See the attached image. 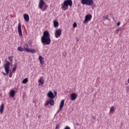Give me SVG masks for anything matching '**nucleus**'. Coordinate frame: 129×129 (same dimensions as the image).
Returning <instances> with one entry per match:
<instances>
[{
  "label": "nucleus",
  "instance_id": "nucleus-24",
  "mask_svg": "<svg viewBox=\"0 0 129 129\" xmlns=\"http://www.w3.org/2000/svg\"><path fill=\"white\" fill-rule=\"evenodd\" d=\"M13 58H14V56H10L9 57L8 60H9L11 62H13Z\"/></svg>",
  "mask_w": 129,
  "mask_h": 129
},
{
  "label": "nucleus",
  "instance_id": "nucleus-39",
  "mask_svg": "<svg viewBox=\"0 0 129 129\" xmlns=\"http://www.w3.org/2000/svg\"><path fill=\"white\" fill-rule=\"evenodd\" d=\"M38 118H40V117H41V116L40 115H38Z\"/></svg>",
  "mask_w": 129,
  "mask_h": 129
},
{
  "label": "nucleus",
  "instance_id": "nucleus-16",
  "mask_svg": "<svg viewBox=\"0 0 129 129\" xmlns=\"http://www.w3.org/2000/svg\"><path fill=\"white\" fill-rule=\"evenodd\" d=\"M53 26L54 28H57V27H59V22L57 21L56 20L53 21Z\"/></svg>",
  "mask_w": 129,
  "mask_h": 129
},
{
  "label": "nucleus",
  "instance_id": "nucleus-4",
  "mask_svg": "<svg viewBox=\"0 0 129 129\" xmlns=\"http://www.w3.org/2000/svg\"><path fill=\"white\" fill-rule=\"evenodd\" d=\"M47 97H49L50 99H54L55 98V96H57V91H54L53 93V92L50 91L47 94Z\"/></svg>",
  "mask_w": 129,
  "mask_h": 129
},
{
  "label": "nucleus",
  "instance_id": "nucleus-33",
  "mask_svg": "<svg viewBox=\"0 0 129 129\" xmlns=\"http://www.w3.org/2000/svg\"><path fill=\"white\" fill-rule=\"evenodd\" d=\"M120 30V28H118V29H116V32H119Z\"/></svg>",
  "mask_w": 129,
  "mask_h": 129
},
{
  "label": "nucleus",
  "instance_id": "nucleus-35",
  "mask_svg": "<svg viewBox=\"0 0 129 129\" xmlns=\"http://www.w3.org/2000/svg\"><path fill=\"white\" fill-rule=\"evenodd\" d=\"M2 74H3L4 75H5V76H6V75H7V74L5 73H4V72H2Z\"/></svg>",
  "mask_w": 129,
  "mask_h": 129
},
{
  "label": "nucleus",
  "instance_id": "nucleus-26",
  "mask_svg": "<svg viewBox=\"0 0 129 129\" xmlns=\"http://www.w3.org/2000/svg\"><path fill=\"white\" fill-rule=\"evenodd\" d=\"M28 44L30 46H32L33 45V42L32 41V40H30L28 41Z\"/></svg>",
  "mask_w": 129,
  "mask_h": 129
},
{
  "label": "nucleus",
  "instance_id": "nucleus-22",
  "mask_svg": "<svg viewBox=\"0 0 129 129\" xmlns=\"http://www.w3.org/2000/svg\"><path fill=\"white\" fill-rule=\"evenodd\" d=\"M109 17V15H107L106 16H103V21H106V20H108V18Z\"/></svg>",
  "mask_w": 129,
  "mask_h": 129
},
{
  "label": "nucleus",
  "instance_id": "nucleus-41",
  "mask_svg": "<svg viewBox=\"0 0 129 129\" xmlns=\"http://www.w3.org/2000/svg\"><path fill=\"white\" fill-rule=\"evenodd\" d=\"M113 20H114V17H113Z\"/></svg>",
  "mask_w": 129,
  "mask_h": 129
},
{
  "label": "nucleus",
  "instance_id": "nucleus-29",
  "mask_svg": "<svg viewBox=\"0 0 129 129\" xmlns=\"http://www.w3.org/2000/svg\"><path fill=\"white\" fill-rule=\"evenodd\" d=\"M24 48H27V49H28V48H29V45H28V43H25Z\"/></svg>",
  "mask_w": 129,
  "mask_h": 129
},
{
  "label": "nucleus",
  "instance_id": "nucleus-7",
  "mask_svg": "<svg viewBox=\"0 0 129 129\" xmlns=\"http://www.w3.org/2000/svg\"><path fill=\"white\" fill-rule=\"evenodd\" d=\"M92 19V15L91 14L87 15L85 17V20L83 21L84 24H86Z\"/></svg>",
  "mask_w": 129,
  "mask_h": 129
},
{
  "label": "nucleus",
  "instance_id": "nucleus-5",
  "mask_svg": "<svg viewBox=\"0 0 129 129\" xmlns=\"http://www.w3.org/2000/svg\"><path fill=\"white\" fill-rule=\"evenodd\" d=\"M81 4L82 5H86V6H93L94 2L93 0H82Z\"/></svg>",
  "mask_w": 129,
  "mask_h": 129
},
{
  "label": "nucleus",
  "instance_id": "nucleus-8",
  "mask_svg": "<svg viewBox=\"0 0 129 129\" xmlns=\"http://www.w3.org/2000/svg\"><path fill=\"white\" fill-rule=\"evenodd\" d=\"M62 34V30L61 29H58L56 30L55 32V38H59L61 34Z\"/></svg>",
  "mask_w": 129,
  "mask_h": 129
},
{
  "label": "nucleus",
  "instance_id": "nucleus-32",
  "mask_svg": "<svg viewBox=\"0 0 129 129\" xmlns=\"http://www.w3.org/2000/svg\"><path fill=\"white\" fill-rule=\"evenodd\" d=\"M117 26H120V22H118L117 23Z\"/></svg>",
  "mask_w": 129,
  "mask_h": 129
},
{
  "label": "nucleus",
  "instance_id": "nucleus-23",
  "mask_svg": "<svg viewBox=\"0 0 129 129\" xmlns=\"http://www.w3.org/2000/svg\"><path fill=\"white\" fill-rule=\"evenodd\" d=\"M17 70V64H14V67L12 69V72H15Z\"/></svg>",
  "mask_w": 129,
  "mask_h": 129
},
{
  "label": "nucleus",
  "instance_id": "nucleus-2",
  "mask_svg": "<svg viewBox=\"0 0 129 129\" xmlns=\"http://www.w3.org/2000/svg\"><path fill=\"white\" fill-rule=\"evenodd\" d=\"M72 0H66L63 2V4L61 5L62 9L63 11H66L68 10V6L72 7Z\"/></svg>",
  "mask_w": 129,
  "mask_h": 129
},
{
  "label": "nucleus",
  "instance_id": "nucleus-27",
  "mask_svg": "<svg viewBox=\"0 0 129 129\" xmlns=\"http://www.w3.org/2000/svg\"><path fill=\"white\" fill-rule=\"evenodd\" d=\"M59 128H60V124L57 123V124L56 125L55 129H59Z\"/></svg>",
  "mask_w": 129,
  "mask_h": 129
},
{
  "label": "nucleus",
  "instance_id": "nucleus-1",
  "mask_svg": "<svg viewBox=\"0 0 129 129\" xmlns=\"http://www.w3.org/2000/svg\"><path fill=\"white\" fill-rule=\"evenodd\" d=\"M51 35L48 31H45L43 33V36L41 38V43L45 45H50L51 44Z\"/></svg>",
  "mask_w": 129,
  "mask_h": 129
},
{
  "label": "nucleus",
  "instance_id": "nucleus-10",
  "mask_svg": "<svg viewBox=\"0 0 129 129\" xmlns=\"http://www.w3.org/2000/svg\"><path fill=\"white\" fill-rule=\"evenodd\" d=\"M18 31L19 33V37H23V33H22V25L21 23L18 24Z\"/></svg>",
  "mask_w": 129,
  "mask_h": 129
},
{
  "label": "nucleus",
  "instance_id": "nucleus-15",
  "mask_svg": "<svg viewBox=\"0 0 129 129\" xmlns=\"http://www.w3.org/2000/svg\"><path fill=\"white\" fill-rule=\"evenodd\" d=\"M65 102V100H62L60 102V105H59V109H62L64 106V103Z\"/></svg>",
  "mask_w": 129,
  "mask_h": 129
},
{
  "label": "nucleus",
  "instance_id": "nucleus-40",
  "mask_svg": "<svg viewBox=\"0 0 129 129\" xmlns=\"http://www.w3.org/2000/svg\"><path fill=\"white\" fill-rule=\"evenodd\" d=\"M27 117H29V115H27Z\"/></svg>",
  "mask_w": 129,
  "mask_h": 129
},
{
  "label": "nucleus",
  "instance_id": "nucleus-31",
  "mask_svg": "<svg viewBox=\"0 0 129 129\" xmlns=\"http://www.w3.org/2000/svg\"><path fill=\"white\" fill-rule=\"evenodd\" d=\"M64 129H71V128H70V127H69V126H66L64 128Z\"/></svg>",
  "mask_w": 129,
  "mask_h": 129
},
{
  "label": "nucleus",
  "instance_id": "nucleus-30",
  "mask_svg": "<svg viewBox=\"0 0 129 129\" xmlns=\"http://www.w3.org/2000/svg\"><path fill=\"white\" fill-rule=\"evenodd\" d=\"M12 77H13V72H10L9 77L10 78H12Z\"/></svg>",
  "mask_w": 129,
  "mask_h": 129
},
{
  "label": "nucleus",
  "instance_id": "nucleus-19",
  "mask_svg": "<svg viewBox=\"0 0 129 129\" xmlns=\"http://www.w3.org/2000/svg\"><path fill=\"white\" fill-rule=\"evenodd\" d=\"M18 50L20 52H23L24 51H26V50H25V48H23L21 46H19V47H18Z\"/></svg>",
  "mask_w": 129,
  "mask_h": 129
},
{
  "label": "nucleus",
  "instance_id": "nucleus-34",
  "mask_svg": "<svg viewBox=\"0 0 129 129\" xmlns=\"http://www.w3.org/2000/svg\"><path fill=\"white\" fill-rule=\"evenodd\" d=\"M92 118H93V119H96V117H95V116H93V117H92Z\"/></svg>",
  "mask_w": 129,
  "mask_h": 129
},
{
  "label": "nucleus",
  "instance_id": "nucleus-28",
  "mask_svg": "<svg viewBox=\"0 0 129 129\" xmlns=\"http://www.w3.org/2000/svg\"><path fill=\"white\" fill-rule=\"evenodd\" d=\"M73 27V28H76V27H77V23H76V22L74 23Z\"/></svg>",
  "mask_w": 129,
  "mask_h": 129
},
{
  "label": "nucleus",
  "instance_id": "nucleus-25",
  "mask_svg": "<svg viewBox=\"0 0 129 129\" xmlns=\"http://www.w3.org/2000/svg\"><path fill=\"white\" fill-rule=\"evenodd\" d=\"M114 110V107L112 106L110 109V112H113V111Z\"/></svg>",
  "mask_w": 129,
  "mask_h": 129
},
{
  "label": "nucleus",
  "instance_id": "nucleus-9",
  "mask_svg": "<svg viewBox=\"0 0 129 129\" xmlns=\"http://www.w3.org/2000/svg\"><path fill=\"white\" fill-rule=\"evenodd\" d=\"M49 104L51 106H53L54 105V100H53V99H49V101H47L45 104L44 106H48Z\"/></svg>",
  "mask_w": 129,
  "mask_h": 129
},
{
  "label": "nucleus",
  "instance_id": "nucleus-37",
  "mask_svg": "<svg viewBox=\"0 0 129 129\" xmlns=\"http://www.w3.org/2000/svg\"><path fill=\"white\" fill-rule=\"evenodd\" d=\"M75 125L78 126V125H79V123H76L75 124Z\"/></svg>",
  "mask_w": 129,
  "mask_h": 129
},
{
  "label": "nucleus",
  "instance_id": "nucleus-12",
  "mask_svg": "<svg viewBox=\"0 0 129 129\" xmlns=\"http://www.w3.org/2000/svg\"><path fill=\"white\" fill-rule=\"evenodd\" d=\"M77 98V94L75 93H73L71 95V100H75Z\"/></svg>",
  "mask_w": 129,
  "mask_h": 129
},
{
  "label": "nucleus",
  "instance_id": "nucleus-21",
  "mask_svg": "<svg viewBox=\"0 0 129 129\" xmlns=\"http://www.w3.org/2000/svg\"><path fill=\"white\" fill-rule=\"evenodd\" d=\"M22 83H23V84H26V83H28V78H26L23 79V80L22 81Z\"/></svg>",
  "mask_w": 129,
  "mask_h": 129
},
{
  "label": "nucleus",
  "instance_id": "nucleus-11",
  "mask_svg": "<svg viewBox=\"0 0 129 129\" xmlns=\"http://www.w3.org/2000/svg\"><path fill=\"white\" fill-rule=\"evenodd\" d=\"M25 51L27 53H31V54H35L36 53V49L33 48H25Z\"/></svg>",
  "mask_w": 129,
  "mask_h": 129
},
{
  "label": "nucleus",
  "instance_id": "nucleus-18",
  "mask_svg": "<svg viewBox=\"0 0 129 129\" xmlns=\"http://www.w3.org/2000/svg\"><path fill=\"white\" fill-rule=\"evenodd\" d=\"M39 60L40 64L43 65L44 64V61H43V60H44V58H43L42 56L40 55L39 56Z\"/></svg>",
  "mask_w": 129,
  "mask_h": 129
},
{
  "label": "nucleus",
  "instance_id": "nucleus-3",
  "mask_svg": "<svg viewBox=\"0 0 129 129\" xmlns=\"http://www.w3.org/2000/svg\"><path fill=\"white\" fill-rule=\"evenodd\" d=\"M46 5V3L44 2V0H40L39 3L38 7L40 10L42 11V12H45L46 10H47V7H44L43 8V7Z\"/></svg>",
  "mask_w": 129,
  "mask_h": 129
},
{
  "label": "nucleus",
  "instance_id": "nucleus-17",
  "mask_svg": "<svg viewBox=\"0 0 129 129\" xmlns=\"http://www.w3.org/2000/svg\"><path fill=\"white\" fill-rule=\"evenodd\" d=\"M4 109H5V105L4 103H2L0 106V113H3L4 112Z\"/></svg>",
  "mask_w": 129,
  "mask_h": 129
},
{
  "label": "nucleus",
  "instance_id": "nucleus-36",
  "mask_svg": "<svg viewBox=\"0 0 129 129\" xmlns=\"http://www.w3.org/2000/svg\"><path fill=\"white\" fill-rule=\"evenodd\" d=\"M59 112H60V110H58L57 111V112L56 113V114H58V113H59Z\"/></svg>",
  "mask_w": 129,
  "mask_h": 129
},
{
  "label": "nucleus",
  "instance_id": "nucleus-14",
  "mask_svg": "<svg viewBox=\"0 0 129 129\" xmlns=\"http://www.w3.org/2000/svg\"><path fill=\"white\" fill-rule=\"evenodd\" d=\"M23 18L25 22H29V21H30V16L27 14H24Z\"/></svg>",
  "mask_w": 129,
  "mask_h": 129
},
{
  "label": "nucleus",
  "instance_id": "nucleus-13",
  "mask_svg": "<svg viewBox=\"0 0 129 129\" xmlns=\"http://www.w3.org/2000/svg\"><path fill=\"white\" fill-rule=\"evenodd\" d=\"M9 95L11 97H15V95H16V91L15 90H11L10 92Z\"/></svg>",
  "mask_w": 129,
  "mask_h": 129
},
{
  "label": "nucleus",
  "instance_id": "nucleus-6",
  "mask_svg": "<svg viewBox=\"0 0 129 129\" xmlns=\"http://www.w3.org/2000/svg\"><path fill=\"white\" fill-rule=\"evenodd\" d=\"M10 61H7L6 64H4L5 70L6 72V75L10 73Z\"/></svg>",
  "mask_w": 129,
  "mask_h": 129
},
{
  "label": "nucleus",
  "instance_id": "nucleus-38",
  "mask_svg": "<svg viewBox=\"0 0 129 129\" xmlns=\"http://www.w3.org/2000/svg\"><path fill=\"white\" fill-rule=\"evenodd\" d=\"M77 41L78 42L79 41V39L77 38Z\"/></svg>",
  "mask_w": 129,
  "mask_h": 129
},
{
  "label": "nucleus",
  "instance_id": "nucleus-20",
  "mask_svg": "<svg viewBox=\"0 0 129 129\" xmlns=\"http://www.w3.org/2000/svg\"><path fill=\"white\" fill-rule=\"evenodd\" d=\"M42 78H43V77H41L39 80V83L43 85V84H44V80H42Z\"/></svg>",
  "mask_w": 129,
  "mask_h": 129
}]
</instances>
